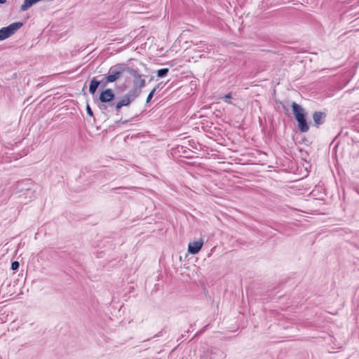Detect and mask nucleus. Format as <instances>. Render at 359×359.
Instances as JSON below:
<instances>
[{"instance_id":"obj_20","label":"nucleus","mask_w":359,"mask_h":359,"mask_svg":"<svg viewBox=\"0 0 359 359\" xmlns=\"http://www.w3.org/2000/svg\"><path fill=\"white\" fill-rule=\"evenodd\" d=\"M6 3V0H0V4H4Z\"/></svg>"},{"instance_id":"obj_6","label":"nucleus","mask_w":359,"mask_h":359,"mask_svg":"<svg viewBox=\"0 0 359 359\" xmlns=\"http://www.w3.org/2000/svg\"><path fill=\"white\" fill-rule=\"evenodd\" d=\"M105 76L107 77V80L110 81L111 83L116 82L120 77H121V72L118 64L111 66Z\"/></svg>"},{"instance_id":"obj_12","label":"nucleus","mask_w":359,"mask_h":359,"mask_svg":"<svg viewBox=\"0 0 359 359\" xmlns=\"http://www.w3.org/2000/svg\"><path fill=\"white\" fill-rule=\"evenodd\" d=\"M169 72L168 68H162L157 70L156 76L159 78H163L168 75Z\"/></svg>"},{"instance_id":"obj_15","label":"nucleus","mask_w":359,"mask_h":359,"mask_svg":"<svg viewBox=\"0 0 359 359\" xmlns=\"http://www.w3.org/2000/svg\"><path fill=\"white\" fill-rule=\"evenodd\" d=\"M20 267V263L18 261H13L11 262V269L13 271H16Z\"/></svg>"},{"instance_id":"obj_2","label":"nucleus","mask_w":359,"mask_h":359,"mask_svg":"<svg viewBox=\"0 0 359 359\" xmlns=\"http://www.w3.org/2000/svg\"><path fill=\"white\" fill-rule=\"evenodd\" d=\"M146 86V81L138 72L133 76V87L123 96L120 104H131L142 93V89Z\"/></svg>"},{"instance_id":"obj_23","label":"nucleus","mask_w":359,"mask_h":359,"mask_svg":"<svg viewBox=\"0 0 359 359\" xmlns=\"http://www.w3.org/2000/svg\"><path fill=\"white\" fill-rule=\"evenodd\" d=\"M116 189H122V187H116Z\"/></svg>"},{"instance_id":"obj_3","label":"nucleus","mask_w":359,"mask_h":359,"mask_svg":"<svg viewBox=\"0 0 359 359\" xmlns=\"http://www.w3.org/2000/svg\"><path fill=\"white\" fill-rule=\"evenodd\" d=\"M292 112L297 123L298 129L301 133H306L309 130V123L307 121L308 113L299 104L292 102L291 103Z\"/></svg>"},{"instance_id":"obj_7","label":"nucleus","mask_w":359,"mask_h":359,"mask_svg":"<svg viewBox=\"0 0 359 359\" xmlns=\"http://www.w3.org/2000/svg\"><path fill=\"white\" fill-rule=\"evenodd\" d=\"M203 245V240L202 238L190 242L188 245V252L191 255H196L200 252Z\"/></svg>"},{"instance_id":"obj_14","label":"nucleus","mask_w":359,"mask_h":359,"mask_svg":"<svg viewBox=\"0 0 359 359\" xmlns=\"http://www.w3.org/2000/svg\"><path fill=\"white\" fill-rule=\"evenodd\" d=\"M156 93V88H153L149 95H147V100H146V104H148L151 102V99L153 98L154 94Z\"/></svg>"},{"instance_id":"obj_1","label":"nucleus","mask_w":359,"mask_h":359,"mask_svg":"<svg viewBox=\"0 0 359 359\" xmlns=\"http://www.w3.org/2000/svg\"><path fill=\"white\" fill-rule=\"evenodd\" d=\"M115 100L116 95L114 90L111 88H107L100 91L96 102H99V108L103 113L109 111V108H114L116 114H118L122 107L130 106V104H120L119 102L123 100V97L116 102H115Z\"/></svg>"},{"instance_id":"obj_4","label":"nucleus","mask_w":359,"mask_h":359,"mask_svg":"<svg viewBox=\"0 0 359 359\" xmlns=\"http://www.w3.org/2000/svg\"><path fill=\"white\" fill-rule=\"evenodd\" d=\"M24 25L23 22H15L0 29V41L8 39Z\"/></svg>"},{"instance_id":"obj_11","label":"nucleus","mask_w":359,"mask_h":359,"mask_svg":"<svg viewBox=\"0 0 359 359\" xmlns=\"http://www.w3.org/2000/svg\"><path fill=\"white\" fill-rule=\"evenodd\" d=\"M213 354V350L212 348L208 349L201 354L199 359H214Z\"/></svg>"},{"instance_id":"obj_22","label":"nucleus","mask_w":359,"mask_h":359,"mask_svg":"<svg viewBox=\"0 0 359 359\" xmlns=\"http://www.w3.org/2000/svg\"><path fill=\"white\" fill-rule=\"evenodd\" d=\"M283 109H285V110L287 109L285 106H283Z\"/></svg>"},{"instance_id":"obj_13","label":"nucleus","mask_w":359,"mask_h":359,"mask_svg":"<svg viewBox=\"0 0 359 359\" xmlns=\"http://www.w3.org/2000/svg\"><path fill=\"white\" fill-rule=\"evenodd\" d=\"M138 116H139V115L136 114L134 117H132L130 119H126V120H124V121H122V119H120V120H118V121H115V124L116 125L126 124V123H129L130 121H133L135 120Z\"/></svg>"},{"instance_id":"obj_5","label":"nucleus","mask_w":359,"mask_h":359,"mask_svg":"<svg viewBox=\"0 0 359 359\" xmlns=\"http://www.w3.org/2000/svg\"><path fill=\"white\" fill-rule=\"evenodd\" d=\"M109 83L111 82L107 80V77L105 75L102 79L100 81L97 79V77H93L90 81L89 93L91 95H95L99 86L101 90L107 89V86Z\"/></svg>"},{"instance_id":"obj_18","label":"nucleus","mask_w":359,"mask_h":359,"mask_svg":"<svg viewBox=\"0 0 359 359\" xmlns=\"http://www.w3.org/2000/svg\"><path fill=\"white\" fill-rule=\"evenodd\" d=\"M161 83H158L157 84L154 88H156V90L160 88V86H161Z\"/></svg>"},{"instance_id":"obj_8","label":"nucleus","mask_w":359,"mask_h":359,"mask_svg":"<svg viewBox=\"0 0 359 359\" xmlns=\"http://www.w3.org/2000/svg\"><path fill=\"white\" fill-rule=\"evenodd\" d=\"M312 116L314 122V126L318 128L325 122L327 114L324 111H319L313 112Z\"/></svg>"},{"instance_id":"obj_19","label":"nucleus","mask_w":359,"mask_h":359,"mask_svg":"<svg viewBox=\"0 0 359 359\" xmlns=\"http://www.w3.org/2000/svg\"><path fill=\"white\" fill-rule=\"evenodd\" d=\"M161 333H162V331L159 332L157 334H156L154 337H160L161 335Z\"/></svg>"},{"instance_id":"obj_17","label":"nucleus","mask_w":359,"mask_h":359,"mask_svg":"<svg viewBox=\"0 0 359 359\" xmlns=\"http://www.w3.org/2000/svg\"><path fill=\"white\" fill-rule=\"evenodd\" d=\"M86 112L89 116H93V111L88 104L86 106Z\"/></svg>"},{"instance_id":"obj_21","label":"nucleus","mask_w":359,"mask_h":359,"mask_svg":"<svg viewBox=\"0 0 359 359\" xmlns=\"http://www.w3.org/2000/svg\"><path fill=\"white\" fill-rule=\"evenodd\" d=\"M125 88H126V86H123V90H125Z\"/></svg>"},{"instance_id":"obj_10","label":"nucleus","mask_w":359,"mask_h":359,"mask_svg":"<svg viewBox=\"0 0 359 359\" xmlns=\"http://www.w3.org/2000/svg\"><path fill=\"white\" fill-rule=\"evenodd\" d=\"M118 65L121 72V74H123L124 72H128L134 76L139 72L138 69H133L124 63H118Z\"/></svg>"},{"instance_id":"obj_16","label":"nucleus","mask_w":359,"mask_h":359,"mask_svg":"<svg viewBox=\"0 0 359 359\" xmlns=\"http://www.w3.org/2000/svg\"><path fill=\"white\" fill-rule=\"evenodd\" d=\"M231 98V93H229L224 95V102H226L229 104H231V102L230 101Z\"/></svg>"},{"instance_id":"obj_9","label":"nucleus","mask_w":359,"mask_h":359,"mask_svg":"<svg viewBox=\"0 0 359 359\" xmlns=\"http://www.w3.org/2000/svg\"><path fill=\"white\" fill-rule=\"evenodd\" d=\"M33 185V182L30 179H25L22 181H19L16 185V189L19 192L27 191L32 189V186Z\"/></svg>"}]
</instances>
